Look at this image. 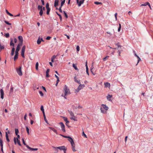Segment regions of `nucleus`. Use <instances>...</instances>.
Here are the masks:
<instances>
[{
	"label": "nucleus",
	"instance_id": "9b49d317",
	"mask_svg": "<svg viewBox=\"0 0 153 153\" xmlns=\"http://www.w3.org/2000/svg\"><path fill=\"white\" fill-rule=\"evenodd\" d=\"M27 147L30 150L32 151H36L38 150L37 148H33L29 147L28 146H27Z\"/></svg>",
	"mask_w": 153,
	"mask_h": 153
},
{
	"label": "nucleus",
	"instance_id": "f3484780",
	"mask_svg": "<svg viewBox=\"0 0 153 153\" xmlns=\"http://www.w3.org/2000/svg\"><path fill=\"white\" fill-rule=\"evenodd\" d=\"M112 97V95H110L109 94H108V96H107V99L109 101H111V98Z\"/></svg>",
	"mask_w": 153,
	"mask_h": 153
},
{
	"label": "nucleus",
	"instance_id": "6e6d98bb",
	"mask_svg": "<svg viewBox=\"0 0 153 153\" xmlns=\"http://www.w3.org/2000/svg\"><path fill=\"white\" fill-rule=\"evenodd\" d=\"M76 50L78 51H79V47L78 45H77L76 48Z\"/></svg>",
	"mask_w": 153,
	"mask_h": 153
},
{
	"label": "nucleus",
	"instance_id": "4be33fe9",
	"mask_svg": "<svg viewBox=\"0 0 153 153\" xmlns=\"http://www.w3.org/2000/svg\"><path fill=\"white\" fill-rule=\"evenodd\" d=\"M147 5H148L151 8L150 4L148 2H146V3L144 4H142L140 5V6H146Z\"/></svg>",
	"mask_w": 153,
	"mask_h": 153
},
{
	"label": "nucleus",
	"instance_id": "412c9836",
	"mask_svg": "<svg viewBox=\"0 0 153 153\" xmlns=\"http://www.w3.org/2000/svg\"><path fill=\"white\" fill-rule=\"evenodd\" d=\"M50 71V69H48L46 71V77H49V72Z\"/></svg>",
	"mask_w": 153,
	"mask_h": 153
},
{
	"label": "nucleus",
	"instance_id": "4d7b16f0",
	"mask_svg": "<svg viewBox=\"0 0 153 153\" xmlns=\"http://www.w3.org/2000/svg\"><path fill=\"white\" fill-rule=\"evenodd\" d=\"M82 135L84 136L86 138L87 137L86 135L85 134L84 131H83V132L82 133Z\"/></svg>",
	"mask_w": 153,
	"mask_h": 153
},
{
	"label": "nucleus",
	"instance_id": "4468645a",
	"mask_svg": "<svg viewBox=\"0 0 153 153\" xmlns=\"http://www.w3.org/2000/svg\"><path fill=\"white\" fill-rule=\"evenodd\" d=\"M59 0H55L54 1V6L56 7L58 5Z\"/></svg>",
	"mask_w": 153,
	"mask_h": 153
},
{
	"label": "nucleus",
	"instance_id": "052dcab7",
	"mask_svg": "<svg viewBox=\"0 0 153 153\" xmlns=\"http://www.w3.org/2000/svg\"><path fill=\"white\" fill-rule=\"evenodd\" d=\"M14 142L15 144H16V138L15 137H14Z\"/></svg>",
	"mask_w": 153,
	"mask_h": 153
},
{
	"label": "nucleus",
	"instance_id": "ddd939ff",
	"mask_svg": "<svg viewBox=\"0 0 153 153\" xmlns=\"http://www.w3.org/2000/svg\"><path fill=\"white\" fill-rule=\"evenodd\" d=\"M102 106H103V108L105 109L106 111L108 110V107L106 106L105 105L102 104Z\"/></svg>",
	"mask_w": 153,
	"mask_h": 153
},
{
	"label": "nucleus",
	"instance_id": "7c9ffc66",
	"mask_svg": "<svg viewBox=\"0 0 153 153\" xmlns=\"http://www.w3.org/2000/svg\"><path fill=\"white\" fill-rule=\"evenodd\" d=\"M6 12L8 15L10 16H13L12 14L10 13L7 10H6Z\"/></svg>",
	"mask_w": 153,
	"mask_h": 153
},
{
	"label": "nucleus",
	"instance_id": "a211bd4d",
	"mask_svg": "<svg viewBox=\"0 0 153 153\" xmlns=\"http://www.w3.org/2000/svg\"><path fill=\"white\" fill-rule=\"evenodd\" d=\"M15 49L14 47H13L11 51V56H13L14 55V52H15Z\"/></svg>",
	"mask_w": 153,
	"mask_h": 153
},
{
	"label": "nucleus",
	"instance_id": "20e7f679",
	"mask_svg": "<svg viewBox=\"0 0 153 153\" xmlns=\"http://www.w3.org/2000/svg\"><path fill=\"white\" fill-rule=\"evenodd\" d=\"M22 67L20 66L19 68H16V71L18 75L20 76L22 75L21 70Z\"/></svg>",
	"mask_w": 153,
	"mask_h": 153
},
{
	"label": "nucleus",
	"instance_id": "c9c22d12",
	"mask_svg": "<svg viewBox=\"0 0 153 153\" xmlns=\"http://www.w3.org/2000/svg\"><path fill=\"white\" fill-rule=\"evenodd\" d=\"M50 9H47L46 13L47 15H49V12L50 11Z\"/></svg>",
	"mask_w": 153,
	"mask_h": 153
},
{
	"label": "nucleus",
	"instance_id": "603ef678",
	"mask_svg": "<svg viewBox=\"0 0 153 153\" xmlns=\"http://www.w3.org/2000/svg\"><path fill=\"white\" fill-rule=\"evenodd\" d=\"M56 14H57V15H58V16H59V18H60V19H61H61H62V16H61V15H60V14H59L57 12H56Z\"/></svg>",
	"mask_w": 153,
	"mask_h": 153
},
{
	"label": "nucleus",
	"instance_id": "7ed1b4c3",
	"mask_svg": "<svg viewBox=\"0 0 153 153\" xmlns=\"http://www.w3.org/2000/svg\"><path fill=\"white\" fill-rule=\"evenodd\" d=\"M52 148L54 150H56L57 149H59L60 150H65V147L64 146H62L59 147H55L53 146Z\"/></svg>",
	"mask_w": 153,
	"mask_h": 153
},
{
	"label": "nucleus",
	"instance_id": "8fccbe9b",
	"mask_svg": "<svg viewBox=\"0 0 153 153\" xmlns=\"http://www.w3.org/2000/svg\"><path fill=\"white\" fill-rule=\"evenodd\" d=\"M26 131H27V133L29 134V128H28V127L27 126H26Z\"/></svg>",
	"mask_w": 153,
	"mask_h": 153
},
{
	"label": "nucleus",
	"instance_id": "e433bc0d",
	"mask_svg": "<svg viewBox=\"0 0 153 153\" xmlns=\"http://www.w3.org/2000/svg\"><path fill=\"white\" fill-rule=\"evenodd\" d=\"M109 56H106L105 57V58H104L103 59V61H105L106 60V59H108V58L109 57Z\"/></svg>",
	"mask_w": 153,
	"mask_h": 153
},
{
	"label": "nucleus",
	"instance_id": "72a5a7b5",
	"mask_svg": "<svg viewBox=\"0 0 153 153\" xmlns=\"http://www.w3.org/2000/svg\"><path fill=\"white\" fill-rule=\"evenodd\" d=\"M41 40H40V39L39 38L37 41V43L38 44H40L41 42Z\"/></svg>",
	"mask_w": 153,
	"mask_h": 153
},
{
	"label": "nucleus",
	"instance_id": "4c0bfd02",
	"mask_svg": "<svg viewBox=\"0 0 153 153\" xmlns=\"http://www.w3.org/2000/svg\"><path fill=\"white\" fill-rule=\"evenodd\" d=\"M65 0H63L61 2V6H63V4H64L65 2Z\"/></svg>",
	"mask_w": 153,
	"mask_h": 153
},
{
	"label": "nucleus",
	"instance_id": "09e8293b",
	"mask_svg": "<svg viewBox=\"0 0 153 153\" xmlns=\"http://www.w3.org/2000/svg\"><path fill=\"white\" fill-rule=\"evenodd\" d=\"M24 53H25V52H21V55L23 58H25Z\"/></svg>",
	"mask_w": 153,
	"mask_h": 153
},
{
	"label": "nucleus",
	"instance_id": "a18cd8bd",
	"mask_svg": "<svg viewBox=\"0 0 153 153\" xmlns=\"http://www.w3.org/2000/svg\"><path fill=\"white\" fill-rule=\"evenodd\" d=\"M64 13L65 14V16L66 18H68V15L64 11H63Z\"/></svg>",
	"mask_w": 153,
	"mask_h": 153
},
{
	"label": "nucleus",
	"instance_id": "de8ad7c7",
	"mask_svg": "<svg viewBox=\"0 0 153 153\" xmlns=\"http://www.w3.org/2000/svg\"><path fill=\"white\" fill-rule=\"evenodd\" d=\"M60 135H61L63 137H65V138H68H68L70 137V136H65V135H62V134H60Z\"/></svg>",
	"mask_w": 153,
	"mask_h": 153
},
{
	"label": "nucleus",
	"instance_id": "338daca9",
	"mask_svg": "<svg viewBox=\"0 0 153 153\" xmlns=\"http://www.w3.org/2000/svg\"><path fill=\"white\" fill-rule=\"evenodd\" d=\"M41 1H42V4L43 5H44L45 4V2L44 0H41Z\"/></svg>",
	"mask_w": 153,
	"mask_h": 153
},
{
	"label": "nucleus",
	"instance_id": "37998d69",
	"mask_svg": "<svg viewBox=\"0 0 153 153\" xmlns=\"http://www.w3.org/2000/svg\"><path fill=\"white\" fill-rule=\"evenodd\" d=\"M22 43H23V42H20L17 45H19V46L20 47L22 45Z\"/></svg>",
	"mask_w": 153,
	"mask_h": 153
},
{
	"label": "nucleus",
	"instance_id": "2eb2a0df",
	"mask_svg": "<svg viewBox=\"0 0 153 153\" xmlns=\"http://www.w3.org/2000/svg\"><path fill=\"white\" fill-rule=\"evenodd\" d=\"M62 118L64 121L66 122V124H67V123H69V122L68 120V118L66 117H63Z\"/></svg>",
	"mask_w": 153,
	"mask_h": 153
},
{
	"label": "nucleus",
	"instance_id": "f8f14e48",
	"mask_svg": "<svg viewBox=\"0 0 153 153\" xmlns=\"http://www.w3.org/2000/svg\"><path fill=\"white\" fill-rule=\"evenodd\" d=\"M133 52L134 53V55L136 57H137L138 58V62H137V64H138L139 63V61L140 60V59L139 57V56L137 55L136 53H135V52L134 51H133Z\"/></svg>",
	"mask_w": 153,
	"mask_h": 153
},
{
	"label": "nucleus",
	"instance_id": "c03bdc74",
	"mask_svg": "<svg viewBox=\"0 0 153 153\" xmlns=\"http://www.w3.org/2000/svg\"><path fill=\"white\" fill-rule=\"evenodd\" d=\"M9 34L8 33H7L5 34V36L6 38H8L9 37Z\"/></svg>",
	"mask_w": 153,
	"mask_h": 153
},
{
	"label": "nucleus",
	"instance_id": "6e6552de",
	"mask_svg": "<svg viewBox=\"0 0 153 153\" xmlns=\"http://www.w3.org/2000/svg\"><path fill=\"white\" fill-rule=\"evenodd\" d=\"M84 2V1L83 0H81L79 1V0H76V2L79 7L80 6L81 4L83 3Z\"/></svg>",
	"mask_w": 153,
	"mask_h": 153
},
{
	"label": "nucleus",
	"instance_id": "ea45409f",
	"mask_svg": "<svg viewBox=\"0 0 153 153\" xmlns=\"http://www.w3.org/2000/svg\"><path fill=\"white\" fill-rule=\"evenodd\" d=\"M18 58V55H15L14 56V60L15 61Z\"/></svg>",
	"mask_w": 153,
	"mask_h": 153
},
{
	"label": "nucleus",
	"instance_id": "864d4df0",
	"mask_svg": "<svg viewBox=\"0 0 153 153\" xmlns=\"http://www.w3.org/2000/svg\"><path fill=\"white\" fill-rule=\"evenodd\" d=\"M4 22L7 24L9 25H10L11 24L10 23H9L8 22L6 21H4Z\"/></svg>",
	"mask_w": 153,
	"mask_h": 153
},
{
	"label": "nucleus",
	"instance_id": "5fc2aeb1",
	"mask_svg": "<svg viewBox=\"0 0 153 153\" xmlns=\"http://www.w3.org/2000/svg\"><path fill=\"white\" fill-rule=\"evenodd\" d=\"M17 140V143L20 146H21V144L20 143V140Z\"/></svg>",
	"mask_w": 153,
	"mask_h": 153
},
{
	"label": "nucleus",
	"instance_id": "c85d7f7f",
	"mask_svg": "<svg viewBox=\"0 0 153 153\" xmlns=\"http://www.w3.org/2000/svg\"><path fill=\"white\" fill-rule=\"evenodd\" d=\"M68 140L71 143L74 141L72 138L70 137L68 138Z\"/></svg>",
	"mask_w": 153,
	"mask_h": 153
},
{
	"label": "nucleus",
	"instance_id": "393cba45",
	"mask_svg": "<svg viewBox=\"0 0 153 153\" xmlns=\"http://www.w3.org/2000/svg\"><path fill=\"white\" fill-rule=\"evenodd\" d=\"M100 110L101 112L102 113H105L106 112V111L103 110V108L102 107L100 108Z\"/></svg>",
	"mask_w": 153,
	"mask_h": 153
},
{
	"label": "nucleus",
	"instance_id": "a878e982",
	"mask_svg": "<svg viewBox=\"0 0 153 153\" xmlns=\"http://www.w3.org/2000/svg\"><path fill=\"white\" fill-rule=\"evenodd\" d=\"M40 109H41V111H42L43 114L45 113V112H44V107H43V105H42L41 106Z\"/></svg>",
	"mask_w": 153,
	"mask_h": 153
},
{
	"label": "nucleus",
	"instance_id": "2f4dec72",
	"mask_svg": "<svg viewBox=\"0 0 153 153\" xmlns=\"http://www.w3.org/2000/svg\"><path fill=\"white\" fill-rule=\"evenodd\" d=\"M39 66V63L38 62H37L36 64V70H38Z\"/></svg>",
	"mask_w": 153,
	"mask_h": 153
},
{
	"label": "nucleus",
	"instance_id": "bb28decb",
	"mask_svg": "<svg viewBox=\"0 0 153 153\" xmlns=\"http://www.w3.org/2000/svg\"><path fill=\"white\" fill-rule=\"evenodd\" d=\"M25 48H26L25 46V45L23 46L22 48V50H21V52H25Z\"/></svg>",
	"mask_w": 153,
	"mask_h": 153
},
{
	"label": "nucleus",
	"instance_id": "58836bf2",
	"mask_svg": "<svg viewBox=\"0 0 153 153\" xmlns=\"http://www.w3.org/2000/svg\"><path fill=\"white\" fill-rule=\"evenodd\" d=\"M22 142H23V144L25 145V146H26V147H27V146H28L25 143V140H24V138H22Z\"/></svg>",
	"mask_w": 153,
	"mask_h": 153
},
{
	"label": "nucleus",
	"instance_id": "b1692460",
	"mask_svg": "<svg viewBox=\"0 0 153 153\" xmlns=\"http://www.w3.org/2000/svg\"><path fill=\"white\" fill-rule=\"evenodd\" d=\"M13 40L12 39H11L10 42V46H13V47H14V44L13 42Z\"/></svg>",
	"mask_w": 153,
	"mask_h": 153
},
{
	"label": "nucleus",
	"instance_id": "0eeeda50",
	"mask_svg": "<svg viewBox=\"0 0 153 153\" xmlns=\"http://www.w3.org/2000/svg\"><path fill=\"white\" fill-rule=\"evenodd\" d=\"M71 143V145L72 151L74 152L76 151V150L75 149V144L74 141Z\"/></svg>",
	"mask_w": 153,
	"mask_h": 153
},
{
	"label": "nucleus",
	"instance_id": "5701e85b",
	"mask_svg": "<svg viewBox=\"0 0 153 153\" xmlns=\"http://www.w3.org/2000/svg\"><path fill=\"white\" fill-rule=\"evenodd\" d=\"M18 39L19 40V42H23V38L22 36H18Z\"/></svg>",
	"mask_w": 153,
	"mask_h": 153
},
{
	"label": "nucleus",
	"instance_id": "0e129e2a",
	"mask_svg": "<svg viewBox=\"0 0 153 153\" xmlns=\"http://www.w3.org/2000/svg\"><path fill=\"white\" fill-rule=\"evenodd\" d=\"M17 137H16V139L17 140H19V139L20 138V136L19 135L17 134Z\"/></svg>",
	"mask_w": 153,
	"mask_h": 153
},
{
	"label": "nucleus",
	"instance_id": "39448f33",
	"mask_svg": "<svg viewBox=\"0 0 153 153\" xmlns=\"http://www.w3.org/2000/svg\"><path fill=\"white\" fill-rule=\"evenodd\" d=\"M85 87V85L84 84H80L78 86L76 90V91L77 92H78L81 89Z\"/></svg>",
	"mask_w": 153,
	"mask_h": 153
},
{
	"label": "nucleus",
	"instance_id": "3c124183",
	"mask_svg": "<svg viewBox=\"0 0 153 153\" xmlns=\"http://www.w3.org/2000/svg\"><path fill=\"white\" fill-rule=\"evenodd\" d=\"M94 3L95 4H97V5H98L99 4H102V3L101 2H97V1H95L94 2Z\"/></svg>",
	"mask_w": 153,
	"mask_h": 153
},
{
	"label": "nucleus",
	"instance_id": "c756f323",
	"mask_svg": "<svg viewBox=\"0 0 153 153\" xmlns=\"http://www.w3.org/2000/svg\"><path fill=\"white\" fill-rule=\"evenodd\" d=\"M43 117H44V120H45V122L46 123H48V121L47 120V119L46 118L45 113L43 114Z\"/></svg>",
	"mask_w": 153,
	"mask_h": 153
},
{
	"label": "nucleus",
	"instance_id": "9d476101",
	"mask_svg": "<svg viewBox=\"0 0 153 153\" xmlns=\"http://www.w3.org/2000/svg\"><path fill=\"white\" fill-rule=\"evenodd\" d=\"M105 87L107 88L108 87V88H110V83H108V82H106L104 83Z\"/></svg>",
	"mask_w": 153,
	"mask_h": 153
},
{
	"label": "nucleus",
	"instance_id": "79ce46f5",
	"mask_svg": "<svg viewBox=\"0 0 153 153\" xmlns=\"http://www.w3.org/2000/svg\"><path fill=\"white\" fill-rule=\"evenodd\" d=\"M46 7L47 9H50L49 7V4L48 3H47L46 6Z\"/></svg>",
	"mask_w": 153,
	"mask_h": 153
},
{
	"label": "nucleus",
	"instance_id": "cd10ccee",
	"mask_svg": "<svg viewBox=\"0 0 153 153\" xmlns=\"http://www.w3.org/2000/svg\"><path fill=\"white\" fill-rule=\"evenodd\" d=\"M73 67L76 70H77V71L78 70V69L77 68L75 64H73Z\"/></svg>",
	"mask_w": 153,
	"mask_h": 153
},
{
	"label": "nucleus",
	"instance_id": "13d9d810",
	"mask_svg": "<svg viewBox=\"0 0 153 153\" xmlns=\"http://www.w3.org/2000/svg\"><path fill=\"white\" fill-rule=\"evenodd\" d=\"M39 93L42 96L43 95V94L42 92V91H39Z\"/></svg>",
	"mask_w": 153,
	"mask_h": 153
},
{
	"label": "nucleus",
	"instance_id": "aec40b11",
	"mask_svg": "<svg viewBox=\"0 0 153 153\" xmlns=\"http://www.w3.org/2000/svg\"><path fill=\"white\" fill-rule=\"evenodd\" d=\"M0 144L1 146V150L3 152V141L2 140L0 139Z\"/></svg>",
	"mask_w": 153,
	"mask_h": 153
},
{
	"label": "nucleus",
	"instance_id": "f257e3e1",
	"mask_svg": "<svg viewBox=\"0 0 153 153\" xmlns=\"http://www.w3.org/2000/svg\"><path fill=\"white\" fill-rule=\"evenodd\" d=\"M64 90L65 91V96L70 94L69 89L68 88L67 85H65L64 88Z\"/></svg>",
	"mask_w": 153,
	"mask_h": 153
},
{
	"label": "nucleus",
	"instance_id": "dca6fc26",
	"mask_svg": "<svg viewBox=\"0 0 153 153\" xmlns=\"http://www.w3.org/2000/svg\"><path fill=\"white\" fill-rule=\"evenodd\" d=\"M49 128L52 130L54 132L56 133V134H57V130L55 129L54 128L51 127H49Z\"/></svg>",
	"mask_w": 153,
	"mask_h": 153
},
{
	"label": "nucleus",
	"instance_id": "a19ab883",
	"mask_svg": "<svg viewBox=\"0 0 153 153\" xmlns=\"http://www.w3.org/2000/svg\"><path fill=\"white\" fill-rule=\"evenodd\" d=\"M19 45H17V48L16 49V51H19V50H20V47L19 46Z\"/></svg>",
	"mask_w": 153,
	"mask_h": 153
},
{
	"label": "nucleus",
	"instance_id": "f704fd0d",
	"mask_svg": "<svg viewBox=\"0 0 153 153\" xmlns=\"http://www.w3.org/2000/svg\"><path fill=\"white\" fill-rule=\"evenodd\" d=\"M43 12L42 9H40L39 13V15L41 16L43 14Z\"/></svg>",
	"mask_w": 153,
	"mask_h": 153
},
{
	"label": "nucleus",
	"instance_id": "49530a36",
	"mask_svg": "<svg viewBox=\"0 0 153 153\" xmlns=\"http://www.w3.org/2000/svg\"><path fill=\"white\" fill-rule=\"evenodd\" d=\"M38 9L39 10H40L41 9H42V6H40L39 5L38 6Z\"/></svg>",
	"mask_w": 153,
	"mask_h": 153
},
{
	"label": "nucleus",
	"instance_id": "473e14b6",
	"mask_svg": "<svg viewBox=\"0 0 153 153\" xmlns=\"http://www.w3.org/2000/svg\"><path fill=\"white\" fill-rule=\"evenodd\" d=\"M19 131L18 129L17 128H16L15 129V133L16 135H17L18 134V133H19Z\"/></svg>",
	"mask_w": 153,
	"mask_h": 153
},
{
	"label": "nucleus",
	"instance_id": "774afa93",
	"mask_svg": "<svg viewBox=\"0 0 153 153\" xmlns=\"http://www.w3.org/2000/svg\"><path fill=\"white\" fill-rule=\"evenodd\" d=\"M56 56L55 55H53L52 57V58L53 59H54L56 57Z\"/></svg>",
	"mask_w": 153,
	"mask_h": 153
},
{
	"label": "nucleus",
	"instance_id": "423d86ee",
	"mask_svg": "<svg viewBox=\"0 0 153 153\" xmlns=\"http://www.w3.org/2000/svg\"><path fill=\"white\" fill-rule=\"evenodd\" d=\"M59 124L60 125L61 127V128L62 130L64 132H65V126L64 124H63V123L62 122H60L59 123Z\"/></svg>",
	"mask_w": 153,
	"mask_h": 153
},
{
	"label": "nucleus",
	"instance_id": "f03ea898",
	"mask_svg": "<svg viewBox=\"0 0 153 153\" xmlns=\"http://www.w3.org/2000/svg\"><path fill=\"white\" fill-rule=\"evenodd\" d=\"M68 111L71 117L70 118L71 119L74 121H77V120L76 119V117L74 116V113H73V112L71 111H69V110H68Z\"/></svg>",
	"mask_w": 153,
	"mask_h": 153
},
{
	"label": "nucleus",
	"instance_id": "680f3d73",
	"mask_svg": "<svg viewBox=\"0 0 153 153\" xmlns=\"http://www.w3.org/2000/svg\"><path fill=\"white\" fill-rule=\"evenodd\" d=\"M19 51H15V55H18Z\"/></svg>",
	"mask_w": 153,
	"mask_h": 153
},
{
	"label": "nucleus",
	"instance_id": "6ab92c4d",
	"mask_svg": "<svg viewBox=\"0 0 153 153\" xmlns=\"http://www.w3.org/2000/svg\"><path fill=\"white\" fill-rule=\"evenodd\" d=\"M74 81L76 82H77V83H78L79 84H80L81 82H80V80H77V78H76V76H75L74 77Z\"/></svg>",
	"mask_w": 153,
	"mask_h": 153
},
{
	"label": "nucleus",
	"instance_id": "e2e57ef3",
	"mask_svg": "<svg viewBox=\"0 0 153 153\" xmlns=\"http://www.w3.org/2000/svg\"><path fill=\"white\" fill-rule=\"evenodd\" d=\"M51 37L49 36H47V37H46V39L47 40H49V39H51Z\"/></svg>",
	"mask_w": 153,
	"mask_h": 153
},
{
	"label": "nucleus",
	"instance_id": "1a4fd4ad",
	"mask_svg": "<svg viewBox=\"0 0 153 153\" xmlns=\"http://www.w3.org/2000/svg\"><path fill=\"white\" fill-rule=\"evenodd\" d=\"M0 93H1V99H3L4 98V92L2 89H1L0 90Z\"/></svg>",
	"mask_w": 153,
	"mask_h": 153
},
{
	"label": "nucleus",
	"instance_id": "bf43d9fd",
	"mask_svg": "<svg viewBox=\"0 0 153 153\" xmlns=\"http://www.w3.org/2000/svg\"><path fill=\"white\" fill-rule=\"evenodd\" d=\"M116 45L118 46V48H117V49H119L120 48H121V46H120V45H119L117 44H116Z\"/></svg>",
	"mask_w": 153,
	"mask_h": 153
},
{
	"label": "nucleus",
	"instance_id": "69168bd1",
	"mask_svg": "<svg viewBox=\"0 0 153 153\" xmlns=\"http://www.w3.org/2000/svg\"><path fill=\"white\" fill-rule=\"evenodd\" d=\"M117 13H116L114 14L115 17V19H116V20H117Z\"/></svg>",
	"mask_w": 153,
	"mask_h": 153
}]
</instances>
